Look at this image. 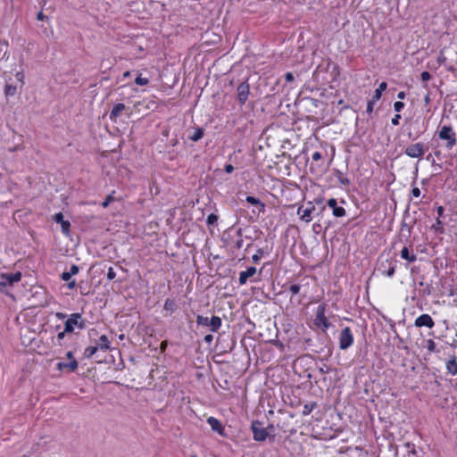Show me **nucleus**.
Returning a JSON list of instances; mask_svg holds the SVG:
<instances>
[{
	"label": "nucleus",
	"instance_id": "obj_1",
	"mask_svg": "<svg viewBox=\"0 0 457 457\" xmlns=\"http://www.w3.org/2000/svg\"><path fill=\"white\" fill-rule=\"evenodd\" d=\"M438 137L442 140H446V147L452 149L457 143L456 135L450 126H443L439 132Z\"/></svg>",
	"mask_w": 457,
	"mask_h": 457
},
{
	"label": "nucleus",
	"instance_id": "obj_2",
	"mask_svg": "<svg viewBox=\"0 0 457 457\" xmlns=\"http://www.w3.org/2000/svg\"><path fill=\"white\" fill-rule=\"evenodd\" d=\"M196 323L200 326H207L211 328L212 332H217L221 327V319L218 316H212V319L198 315L196 317Z\"/></svg>",
	"mask_w": 457,
	"mask_h": 457
},
{
	"label": "nucleus",
	"instance_id": "obj_3",
	"mask_svg": "<svg viewBox=\"0 0 457 457\" xmlns=\"http://www.w3.org/2000/svg\"><path fill=\"white\" fill-rule=\"evenodd\" d=\"M21 278V272H15V273H7V274H1L0 276V290L2 292H5L4 288H5L8 286H12L14 283H17Z\"/></svg>",
	"mask_w": 457,
	"mask_h": 457
},
{
	"label": "nucleus",
	"instance_id": "obj_4",
	"mask_svg": "<svg viewBox=\"0 0 457 457\" xmlns=\"http://www.w3.org/2000/svg\"><path fill=\"white\" fill-rule=\"evenodd\" d=\"M339 348L341 350L348 349L353 343V335L350 328L345 327L339 334Z\"/></svg>",
	"mask_w": 457,
	"mask_h": 457
},
{
	"label": "nucleus",
	"instance_id": "obj_5",
	"mask_svg": "<svg viewBox=\"0 0 457 457\" xmlns=\"http://www.w3.org/2000/svg\"><path fill=\"white\" fill-rule=\"evenodd\" d=\"M326 312V305L320 304L318 306L316 317L314 319V324L322 328V330H326L329 328L330 323L328 322V319L325 316Z\"/></svg>",
	"mask_w": 457,
	"mask_h": 457
},
{
	"label": "nucleus",
	"instance_id": "obj_6",
	"mask_svg": "<svg viewBox=\"0 0 457 457\" xmlns=\"http://www.w3.org/2000/svg\"><path fill=\"white\" fill-rule=\"evenodd\" d=\"M404 154L411 158H421L425 154L424 145L422 143H416L408 145Z\"/></svg>",
	"mask_w": 457,
	"mask_h": 457
},
{
	"label": "nucleus",
	"instance_id": "obj_7",
	"mask_svg": "<svg viewBox=\"0 0 457 457\" xmlns=\"http://www.w3.org/2000/svg\"><path fill=\"white\" fill-rule=\"evenodd\" d=\"M251 428L255 441H264L268 437L269 433L261 422L253 421Z\"/></svg>",
	"mask_w": 457,
	"mask_h": 457
},
{
	"label": "nucleus",
	"instance_id": "obj_8",
	"mask_svg": "<svg viewBox=\"0 0 457 457\" xmlns=\"http://www.w3.org/2000/svg\"><path fill=\"white\" fill-rule=\"evenodd\" d=\"M81 315L79 313H72L70 318L65 321L64 328L65 332L71 333L74 330V327L78 326L79 328H84V323L80 321Z\"/></svg>",
	"mask_w": 457,
	"mask_h": 457
},
{
	"label": "nucleus",
	"instance_id": "obj_9",
	"mask_svg": "<svg viewBox=\"0 0 457 457\" xmlns=\"http://www.w3.org/2000/svg\"><path fill=\"white\" fill-rule=\"evenodd\" d=\"M237 101L241 105L245 104L250 94V86L247 82H243L238 85L237 89Z\"/></svg>",
	"mask_w": 457,
	"mask_h": 457
},
{
	"label": "nucleus",
	"instance_id": "obj_10",
	"mask_svg": "<svg viewBox=\"0 0 457 457\" xmlns=\"http://www.w3.org/2000/svg\"><path fill=\"white\" fill-rule=\"evenodd\" d=\"M308 205L309 206L305 209H303V206H300L297 210V213L300 215L301 220L305 223H309L312 220V213L315 210V206L312 203H309Z\"/></svg>",
	"mask_w": 457,
	"mask_h": 457
},
{
	"label": "nucleus",
	"instance_id": "obj_11",
	"mask_svg": "<svg viewBox=\"0 0 457 457\" xmlns=\"http://www.w3.org/2000/svg\"><path fill=\"white\" fill-rule=\"evenodd\" d=\"M414 325L418 328L427 327L432 328L435 326V322L430 315L421 314L415 320Z\"/></svg>",
	"mask_w": 457,
	"mask_h": 457
},
{
	"label": "nucleus",
	"instance_id": "obj_12",
	"mask_svg": "<svg viewBox=\"0 0 457 457\" xmlns=\"http://www.w3.org/2000/svg\"><path fill=\"white\" fill-rule=\"evenodd\" d=\"M327 204L329 208L333 210V215L335 217L341 218L345 215V208L337 206V202L335 198L329 199Z\"/></svg>",
	"mask_w": 457,
	"mask_h": 457
},
{
	"label": "nucleus",
	"instance_id": "obj_13",
	"mask_svg": "<svg viewBox=\"0 0 457 457\" xmlns=\"http://www.w3.org/2000/svg\"><path fill=\"white\" fill-rule=\"evenodd\" d=\"M257 272L255 267H249L246 270L239 273L238 282L241 286L245 285L248 278L253 277Z\"/></svg>",
	"mask_w": 457,
	"mask_h": 457
},
{
	"label": "nucleus",
	"instance_id": "obj_14",
	"mask_svg": "<svg viewBox=\"0 0 457 457\" xmlns=\"http://www.w3.org/2000/svg\"><path fill=\"white\" fill-rule=\"evenodd\" d=\"M126 106L124 104H117L112 109L109 118L112 121L116 122L117 119L126 111Z\"/></svg>",
	"mask_w": 457,
	"mask_h": 457
},
{
	"label": "nucleus",
	"instance_id": "obj_15",
	"mask_svg": "<svg viewBox=\"0 0 457 457\" xmlns=\"http://www.w3.org/2000/svg\"><path fill=\"white\" fill-rule=\"evenodd\" d=\"M207 423L210 425V427L212 428V429L213 431L218 432L220 435L224 434V427L222 426L220 421L219 420H217L216 418L209 417L207 419Z\"/></svg>",
	"mask_w": 457,
	"mask_h": 457
},
{
	"label": "nucleus",
	"instance_id": "obj_16",
	"mask_svg": "<svg viewBox=\"0 0 457 457\" xmlns=\"http://www.w3.org/2000/svg\"><path fill=\"white\" fill-rule=\"evenodd\" d=\"M401 257L409 262H414L417 259L416 255L410 251L408 246H403L401 251Z\"/></svg>",
	"mask_w": 457,
	"mask_h": 457
},
{
	"label": "nucleus",
	"instance_id": "obj_17",
	"mask_svg": "<svg viewBox=\"0 0 457 457\" xmlns=\"http://www.w3.org/2000/svg\"><path fill=\"white\" fill-rule=\"evenodd\" d=\"M447 371L452 375L457 374V359L455 356H452L446 362Z\"/></svg>",
	"mask_w": 457,
	"mask_h": 457
},
{
	"label": "nucleus",
	"instance_id": "obj_18",
	"mask_svg": "<svg viewBox=\"0 0 457 457\" xmlns=\"http://www.w3.org/2000/svg\"><path fill=\"white\" fill-rule=\"evenodd\" d=\"M79 272V267L77 265H72L69 271H65L62 274V279L64 281H69L71 278Z\"/></svg>",
	"mask_w": 457,
	"mask_h": 457
},
{
	"label": "nucleus",
	"instance_id": "obj_19",
	"mask_svg": "<svg viewBox=\"0 0 457 457\" xmlns=\"http://www.w3.org/2000/svg\"><path fill=\"white\" fill-rule=\"evenodd\" d=\"M99 349L106 351L110 348V342L105 335L99 337L98 343L96 344Z\"/></svg>",
	"mask_w": 457,
	"mask_h": 457
},
{
	"label": "nucleus",
	"instance_id": "obj_20",
	"mask_svg": "<svg viewBox=\"0 0 457 457\" xmlns=\"http://www.w3.org/2000/svg\"><path fill=\"white\" fill-rule=\"evenodd\" d=\"M204 136V129L201 128L195 129L193 133L189 136V138L194 141L197 142L200 140Z\"/></svg>",
	"mask_w": 457,
	"mask_h": 457
},
{
	"label": "nucleus",
	"instance_id": "obj_21",
	"mask_svg": "<svg viewBox=\"0 0 457 457\" xmlns=\"http://www.w3.org/2000/svg\"><path fill=\"white\" fill-rule=\"evenodd\" d=\"M386 87H387V85L386 82H381L379 84L378 87L375 90L373 99L376 101L379 100L381 97L382 92L386 89Z\"/></svg>",
	"mask_w": 457,
	"mask_h": 457
},
{
	"label": "nucleus",
	"instance_id": "obj_22",
	"mask_svg": "<svg viewBox=\"0 0 457 457\" xmlns=\"http://www.w3.org/2000/svg\"><path fill=\"white\" fill-rule=\"evenodd\" d=\"M246 202L250 204H253V205H260L261 206V211L262 212H264V209H265V205L264 204H262L259 199L253 197V196H246Z\"/></svg>",
	"mask_w": 457,
	"mask_h": 457
},
{
	"label": "nucleus",
	"instance_id": "obj_23",
	"mask_svg": "<svg viewBox=\"0 0 457 457\" xmlns=\"http://www.w3.org/2000/svg\"><path fill=\"white\" fill-rule=\"evenodd\" d=\"M389 267L387 270H382V274L387 276V277H393L395 271V265L389 262L388 260L386 261Z\"/></svg>",
	"mask_w": 457,
	"mask_h": 457
},
{
	"label": "nucleus",
	"instance_id": "obj_24",
	"mask_svg": "<svg viewBox=\"0 0 457 457\" xmlns=\"http://www.w3.org/2000/svg\"><path fill=\"white\" fill-rule=\"evenodd\" d=\"M99 349L98 345H91V346H88L85 349V352H84V355L85 357L87 358H90L92 357L96 353V351Z\"/></svg>",
	"mask_w": 457,
	"mask_h": 457
},
{
	"label": "nucleus",
	"instance_id": "obj_25",
	"mask_svg": "<svg viewBox=\"0 0 457 457\" xmlns=\"http://www.w3.org/2000/svg\"><path fill=\"white\" fill-rule=\"evenodd\" d=\"M316 406H317L316 403H306L303 406V414L309 415L313 411V409L316 408Z\"/></svg>",
	"mask_w": 457,
	"mask_h": 457
},
{
	"label": "nucleus",
	"instance_id": "obj_26",
	"mask_svg": "<svg viewBox=\"0 0 457 457\" xmlns=\"http://www.w3.org/2000/svg\"><path fill=\"white\" fill-rule=\"evenodd\" d=\"M16 87L14 86H12V85H6L5 87H4V94L6 96H12L16 94Z\"/></svg>",
	"mask_w": 457,
	"mask_h": 457
},
{
	"label": "nucleus",
	"instance_id": "obj_27",
	"mask_svg": "<svg viewBox=\"0 0 457 457\" xmlns=\"http://www.w3.org/2000/svg\"><path fill=\"white\" fill-rule=\"evenodd\" d=\"M426 348L429 353H435L436 352V343L432 339H428L426 341Z\"/></svg>",
	"mask_w": 457,
	"mask_h": 457
},
{
	"label": "nucleus",
	"instance_id": "obj_28",
	"mask_svg": "<svg viewBox=\"0 0 457 457\" xmlns=\"http://www.w3.org/2000/svg\"><path fill=\"white\" fill-rule=\"evenodd\" d=\"M78 368V361L72 359L69 362H65V369H69L71 371H75Z\"/></svg>",
	"mask_w": 457,
	"mask_h": 457
},
{
	"label": "nucleus",
	"instance_id": "obj_29",
	"mask_svg": "<svg viewBox=\"0 0 457 457\" xmlns=\"http://www.w3.org/2000/svg\"><path fill=\"white\" fill-rule=\"evenodd\" d=\"M432 228L436 232H439V233L443 232V230H444L443 223L439 218H437L436 220V223L432 225Z\"/></svg>",
	"mask_w": 457,
	"mask_h": 457
},
{
	"label": "nucleus",
	"instance_id": "obj_30",
	"mask_svg": "<svg viewBox=\"0 0 457 457\" xmlns=\"http://www.w3.org/2000/svg\"><path fill=\"white\" fill-rule=\"evenodd\" d=\"M135 82H136L137 85L145 86V85H147L149 83V79L147 78H142L141 76H138L135 79Z\"/></svg>",
	"mask_w": 457,
	"mask_h": 457
},
{
	"label": "nucleus",
	"instance_id": "obj_31",
	"mask_svg": "<svg viewBox=\"0 0 457 457\" xmlns=\"http://www.w3.org/2000/svg\"><path fill=\"white\" fill-rule=\"evenodd\" d=\"M217 220H218L217 215L211 213L210 215H208L206 221H207V224L213 225L217 222Z\"/></svg>",
	"mask_w": 457,
	"mask_h": 457
},
{
	"label": "nucleus",
	"instance_id": "obj_32",
	"mask_svg": "<svg viewBox=\"0 0 457 457\" xmlns=\"http://www.w3.org/2000/svg\"><path fill=\"white\" fill-rule=\"evenodd\" d=\"M62 230L64 234H68L71 227V223L68 220H64L61 223Z\"/></svg>",
	"mask_w": 457,
	"mask_h": 457
},
{
	"label": "nucleus",
	"instance_id": "obj_33",
	"mask_svg": "<svg viewBox=\"0 0 457 457\" xmlns=\"http://www.w3.org/2000/svg\"><path fill=\"white\" fill-rule=\"evenodd\" d=\"M263 255V250L258 249L257 253L253 255L252 259L254 262H258Z\"/></svg>",
	"mask_w": 457,
	"mask_h": 457
},
{
	"label": "nucleus",
	"instance_id": "obj_34",
	"mask_svg": "<svg viewBox=\"0 0 457 457\" xmlns=\"http://www.w3.org/2000/svg\"><path fill=\"white\" fill-rule=\"evenodd\" d=\"M114 201V197L112 195H109L106 199L102 203V206L106 208L112 202Z\"/></svg>",
	"mask_w": 457,
	"mask_h": 457
},
{
	"label": "nucleus",
	"instance_id": "obj_35",
	"mask_svg": "<svg viewBox=\"0 0 457 457\" xmlns=\"http://www.w3.org/2000/svg\"><path fill=\"white\" fill-rule=\"evenodd\" d=\"M115 277H116V273H115V271H114L113 268H112V267H110V268L108 269V272H107V278H108L109 280H112V279H114V278H115Z\"/></svg>",
	"mask_w": 457,
	"mask_h": 457
},
{
	"label": "nucleus",
	"instance_id": "obj_36",
	"mask_svg": "<svg viewBox=\"0 0 457 457\" xmlns=\"http://www.w3.org/2000/svg\"><path fill=\"white\" fill-rule=\"evenodd\" d=\"M403 107L404 104L401 101H397L394 104V108L396 112H401Z\"/></svg>",
	"mask_w": 457,
	"mask_h": 457
},
{
	"label": "nucleus",
	"instance_id": "obj_37",
	"mask_svg": "<svg viewBox=\"0 0 457 457\" xmlns=\"http://www.w3.org/2000/svg\"><path fill=\"white\" fill-rule=\"evenodd\" d=\"M54 220H55V222L60 223V224H61L62 222H63V221H64V220H63V215H62V212H58V213H56V214L54 216Z\"/></svg>",
	"mask_w": 457,
	"mask_h": 457
},
{
	"label": "nucleus",
	"instance_id": "obj_38",
	"mask_svg": "<svg viewBox=\"0 0 457 457\" xmlns=\"http://www.w3.org/2000/svg\"><path fill=\"white\" fill-rule=\"evenodd\" d=\"M290 292L292 295H296L300 291V286L299 285H291L289 287Z\"/></svg>",
	"mask_w": 457,
	"mask_h": 457
},
{
	"label": "nucleus",
	"instance_id": "obj_39",
	"mask_svg": "<svg viewBox=\"0 0 457 457\" xmlns=\"http://www.w3.org/2000/svg\"><path fill=\"white\" fill-rule=\"evenodd\" d=\"M173 305H174V303H173L172 301H170V300L167 299V300L165 301V303H164V308H165L166 310H170V311H172V310H173Z\"/></svg>",
	"mask_w": 457,
	"mask_h": 457
},
{
	"label": "nucleus",
	"instance_id": "obj_40",
	"mask_svg": "<svg viewBox=\"0 0 457 457\" xmlns=\"http://www.w3.org/2000/svg\"><path fill=\"white\" fill-rule=\"evenodd\" d=\"M430 78H431V75H430V73L428 71H423L421 73V79H422V81H428V80L430 79Z\"/></svg>",
	"mask_w": 457,
	"mask_h": 457
},
{
	"label": "nucleus",
	"instance_id": "obj_41",
	"mask_svg": "<svg viewBox=\"0 0 457 457\" xmlns=\"http://www.w3.org/2000/svg\"><path fill=\"white\" fill-rule=\"evenodd\" d=\"M15 77L17 80L21 83V85L24 84V74L22 72H17Z\"/></svg>",
	"mask_w": 457,
	"mask_h": 457
},
{
	"label": "nucleus",
	"instance_id": "obj_42",
	"mask_svg": "<svg viewBox=\"0 0 457 457\" xmlns=\"http://www.w3.org/2000/svg\"><path fill=\"white\" fill-rule=\"evenodd\" d=\"M285 79H286V81H287V82H292V81H294L295 77H294V75H293V73H292V72H287V73L285 74Z\"/></svg>",
	"mask_w": 457,
	"mask_h": 457
},
{
	"label": "nucleus",
	"instance_id": "obj_43",
	"mask_svg": "<svg viewBox=\"0 0 457 457\" xmlns=\"http://www.w3.org/2000/svg\"><path fill=\"white\" fill-rule=\"evenodd\" d=\"M376 102V100L372 99L370 101L368 102V105H367V112H372L373 111V105H374V103Z\"/></svg>",
	"mask_w": 457,
	"mask_h": 457
},
{
	"label": "nucleus",
	"instance_id": "obj_44",
	"mask_svg": "<svg viewBox=\"0 0 457 457\" xmlns=\"http://www.w3.org/2000/svg\"><path fill=\"white\" fill-rule=\"evenodd\" d=\"M313 161H319L322 158V155L320 152H314L312 155Z\"/></svg>",
	"mask_w": 457,
	"mask_h": 457
},
{
	"label": "nucleus",
	"instance_id": "obj_45",
	"mask_svg": "<svg viewBox=\"0 0 457 457\" xmlns=\"http://www.w3.org/2000/svg\"><path fill=\"white\" fill-rule=\"evenodd\" d=\"M401 119V115L400 114H396L393 119H392V124L396 126L399 124V120Z\"/></svg>",
	"mask_w": 457,
	"mask_h": 457
},
{
	"label": "nucleus",
	"instance_id": "obj_46",
	"mask_svg": "<svg viewBox=\"0 0 457 457\" xmlns=\"http://www.w3.org/2000/svg\"><path fill=\"white\" fill-rule=\"evenodd\" d=\"M411 194L414 197H419L420 195V190L418 187H413L411 190Z\"/></svg>",
	"mask_w": 457,
	"mask_h": 457
},
{
	"label": "nucleus",
	"instance_id": "obj_47",
	"mask_svg": "<svg viewBox=\"0 0 457 457\" xmlns=\"http://www.w3.org/2000/svg\"><path fill=\"white\" fill-rule=\"evenodd\" d=\"M66 333H67V332H65V329H64L63 331H62V332L58 333V335H57V340H58V341L62 340V339L64 338V337H65V334H66ZM59 345H61V342H59Z\"/></svg>",
	"mask_w": 457,
	"mask_h": 457
},
{
	"label": "nucleus",
	"instance_id": "obj_48",
	"mask_svg": "<svg viewBox=\"0 0 457 457\" xmlns=\"http://www.w3.org/2000/svg\"><path fill=\"white\" fill-rule=\"evenodd\" d=\"M444 212H445V208L443 206H438L436 208V212H437V215H438L439 219L444 214Z\"/></svg>",
	"mask_w": 457,
	"mask_h": 457
},
{
	"label": "nucleus",
	"instance_id": "obj_49",
	"mask_svg": "<svg viewBox=\"0 0 457 457\" xmlns=\"http://www.w3.org/2000/svg\"><path fill=\"white\" fill-rule=\"evenodd\" d=\"M213 340V336L209 334L204 337V341L208 344H211Z\"/></svg>",
	"mask_w": 457,
	"mask_h": 457
},
{
	"label": "nucleus",
	"instance_id": "obj_50",
	"mask_svg": "<svg viewBox=\"0 0 457 457\" xmlns=\"http://www.w3.org/2000/svg\"><path fill=\"white\" fill-rule=\"evenodd\" d=\"M233 170H234V167H233V165H231V164H227V165L225 166V171H226L227 173H231Z\"/></svg>",
	"mask_w": 457,
	"mask_h": 457
},
{
	"label": "nucleus",
	"instance_id": "obj_51",
	"mask_svg": "<svg viewBox=\"0 0 457 457\" xmlns=\"http://www.w3.org/2000/svg\"><path fill=\"white\" fill-rule=\"evenodd\" d=\"M57 368L59 370H62L63 369H65V362H59L57 364Z\"/></svg>",
	"mask_w": 457,
	"mask_h": 457
},
{
	"label": "nucleus",
	"instance_id": "obj_52",
	"mask_svg": "<svg viewBox=\"0 0 457 457\" xmlns=\"http://www.w3.org/2000/svg\"><path fill=\"white\" fill-rule=\"evenodd\" d=\"M236 245L237 248H241L243 245V239L242 238L238 239L236 243Z\"/></svg>",
	"mask_w": 457,
	"mask_h": 457
},
{
	"label": "nucleus",
	"instance_id": "obj_53",
	"mask_svg": "<svg viewBox=\"0 0 457 457\" xmlns=\"http://www.w3.org/2000/svg\"><path fill=\"white\" fill-rule=\"evenodd\" d=\"M397 97L399 99H403L405 97V93L403 91L399 92Z\"/></svg>",
	"mask_w": 457,
	"mask_h": 457
},
{
	"label": "nucleus",
	"instance_id": "obj_54",
	"mask_svg": "<svg viewBox=\"0 0 457 457\" xmlns=\"http://www.w3.org/2000/svg\"><path fill=\"white\" fill-rule=\"evenodd\" d=\"M75 286H76L75 280H72V281H71V282L68 284V287H69L70 288H74V287H75Z\"/></svg>",
	"mask_w": 457,
	"mask_h": 457
},
{
	"label": "nucleus",
	"instance_id": "obj_55",
	"mask_svg": "<svg viewBox=\"0 0 457 457\" xmlns=\"http://www.w3.org/2000/svg\"><path fill=\"white\" fill-rule=\"evenodd\" d=\"M67 358L71 361L73 358V354H72V352H68L67 354H66Z\"/></svg>",
	"mask_w": 457,
	"mask_h": 457
},
{
	"label": "nucleus",
	"instance_id": "obj_56",
	"mask_svg": "<svg viewBox=\"0 0 457 457\" xmlns=\"http://www.w3.org/2000/svg\"><path fill=\"white\" fill-rule=\"evenodd\" d=\"M56 316L59 318V319H64L65 318V314L62 313V312H57L56 313Z\"/></svg>",
	"mask_w": 457,
	"mask_h": 457
},
{
	"label": "nucleus",
	"instance_id": "obj_57",
	"mask_svg": "<svg viewBox=\"0 0 457 457\" xmlns=\"http://www.w3.org/2000/svg\"><path fill=\"white\" fill-rule=\"evenodd\" d=\"M44 19L43 13L40 12L37 13V20L42 21Z\"/></svg>",
	"mask_w": 457,
	"mask_h": 457
},
{
	"label": "nucleus",
	"instance_id": "obj_58",
	"mask_svg": "<svg viewBox=\"0 0 457 457\" xmlns=\"http://www.w3.org/2000/svg\"><path fill=\"white\" fill-rule=\"evenodd\" d=\"M129 76H130V71H125V72L123 73V77H124V78H128V77H129Z\"/></svg>",
	"mask_w": 457,
	"mask_h": 457
},
{
	"label": "nucleus",
	"instance_id": "obj_59",
	"mask_svg": "<svg viewBox=\"0 0 457 457\" xmlns=\"http://www.w3.org/2000/svg\"><path fill=\"white\" fill-rule=\"evenodd\" d=\"M428 99H429L428 96H427L426 98H425L426 102H428Z\"/></svg>",
	"mask_w": 457,
	"mask_h": 457
},
{
	"label": "nucleus",
	"instance_id": "obj_60",
	"mask_svg": "<svg viewBox=\"0 0 457 457\" xmlns=\"http://www.w3.org/2000/svg\"><path fill=\"white\" fill-rule=\"evenodd\" d=\"M346 182H348V180H347V179H346V180H342V183H343V184H345V183H346Z\"/></svg>",
	"mask_w": 457,
	"mask_h": 457
},
{
	"label": "nucleus",
	"instance_id": "obj_61",
	"mask_svg": "<svg viewBox=\"0 0 457 457\" xmlns=\"http://www.w3.org/2000/svg\"><path fill=\"white\" fill-rule=\"evenodd\" d=\"M190 457H197L195 454H192Z\"/></svg>",
	"mask_w": 457,
	"mask_h": 457
},
{
	"label": "nucleus",
	"instance_id": "obj_62",
	"mask_svg": "<svg viewBox=\"0 0 457 457\" xmlns=\"http://www.w3.org/2000/svg\"><path fill=\"white\" fill-rule=\"evenodd\" d=\"M456 337H457V333H456Z\"/></svg>",
	"mask_w": 457,
	"mask_h": 457
}]
</instances>
